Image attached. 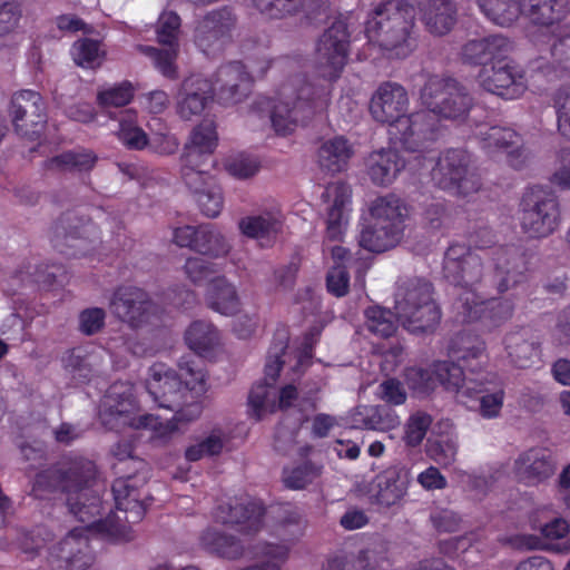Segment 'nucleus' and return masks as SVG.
Listing matches in <instances>:
<instances>
[{"mask_svg":"<svg viewBox=\"0 0 570 570\" xmlns=\"http://www.w3.org/2000/svg\"><path fill=\"white\" fill-rule=\"evenodd\" d=\"M112 464L117 475L111 485L116 509L105 519L92 521L87 527L75 528L59 542L47 548V560L53 570H87L95 561L89 543V533L94 532L110 542H128L134 539L131 524L140 522L153 498L145 485L149 471L144 460L134 455V444L128 440L112 445Z\"/></svg>","mask_w":570,"mask_h":570,"instance_id":"f257e3e1","label":"nucleus"},{"mask_svg":"<svg viewBox=\"0 0 570 570\" xmlns=\"http://www.w3.org/2000/svg\"><path fill=\"white\" fill-rule=\"evenodd\" d=\"M422 105L428 110L407 114L409 95L406 89L393 81L382 82L370 100L373 119L389 125L391 140L406 151L424 158L430 146L439 136V117L463 119L473 107V98L468 89L452 77L430 76L420 91Z\"/></svg>","mask_w":570,"mask_h":570,"instance_id":"f03ea898","label":"nucleus"},{"mask_svg":"<svg viewBox=\"0 0 570 570\" xmlns=\"http://www.w3.org/2000/svg\"><path fill=\"white\" fill-rule=\"evenodd\" d=\"M180 374L161 362L154 363L148 370L146 389L158 407L174 412L170 420L163 422L154 414H142L131 420L134 395L131 387L112 384L106 392L99 417L109 430L130 424L136 429H150L155 438L165 439L179 430V423L191 422L202 414L200 396L205 393V374L191 360L181 358Z\"/></svg>","mask_w":570,"mask_h":570,"instance_id":"7ed1b4c3","label":"nucleus"},{"mask_svg":"<svg viewBox=\"0 0 570 570\" xmlns=\"http://www.w3.org/2000/svg\"><path fill=\"white\" fill-rule=\"evenodd\" d=\"M351 35L344 20L337 19L322 33L316 42L315 69L323 83H311L306 77L296 76L279 89V101L261 97L253 104L257 111H269L276 134L286 136L317 112L331 100L332 85L342 75L347 63Z\"/></svg>","mask_w":570,"mask_h":570,"instance_id":"20e7f679","label":"nucleus"},{"mask_svg":"<svg viewBox=\"0 0 570 570\" xmlns=\"http://www.w3.org/2000/svg\"><path fill=\"white\" fill-rule=\"evenodd\" d=\"M491 271L484 275L483 261L479 254L464 244H451L443 259L444 277L465 292L502 295L518 288L528 281L531 255L520 245L509 244L491 252Z\"/></svg>","mask_w":570,"mask_h":570,"instance_id":"39448f33","label":"nucleus"},{"mask_svg":"<svg viewBox=\"0 0 570 570\" xmlns=\"http://www.w3.org/2000/svg\"><path fill=\"white\" fill-rule=\"evenodd\" d=\"M97 475L94 461L81 455L67 456L46 470L37 473L31 494L36 499H49L51 494H66V503L80 522L100 513L101 499L90 489Z\"/></svg>","mask_w":570,"mask_h":570,"instance_id":"423d86ee","label":"nucleus"},{"mask_svg":"<svg viewBox=\"0 0 570 570\" xmlns=\"http://www.w3.org/2000/svg\"><path fill=\"white\" fill-rule=\"evenodd\" d=\"M414 21L415 9L406 0L383 1L368 14L365 35L381 49L405 58L416 46Z\"/></svg>","mask_w":570,"mask_h":570,"instance_id":"0eeeda50","label":"nucleus"},{"mask_svg":"<svg viewBox=\"0 0 570 570\" xmlns=\"http://www.w3.org/2000/svg\"><path fill=\"white\" fill-rule=\"evenodd\" d=\"M433 285L426 279H410L403 292L396 295V315L413 334L433 333L441 321V308L432 297Z\"/></svg>","mask_w":570,"mask_h":570,"instance_id":"6e6552de","label":"nucleus"},{"mask_svg":"<svg viewBox=\"0 0 570 570\" xmlns=\"http://www.w3.org/2000/svg\"><path fill=\"white\" fill-rule=\"evenodd\" d=\"M561 223L558 197L542 186L527 188L519 203V224L522 233L532 239L552 235Z\"/></svg>","mask_w":570,"mask_h":570,"instance_id":"1a4fd4ad","label":"nucleus"},{"mask_svg":"<svg viewBox=\"0 0 570 570\" xmlns=\"http://www.w3.org/2000/svg\"><path fill=\"white\" fill-rule=\"evenodd\" d=\"M431 178L440 189L468 196L481 188V179L471 169V155L462 148L443 151L431 170Z\"/></svg>","mask_w":570,"mask_h":570,"instance_id":"9d476101","label":"nucleus"},{"mask_svg":"<svg viewBox=\"0 0 570 570\" xmlns=\"http://www.w3.org/2000/svg\"><path fill=\"white\" fill-rule=\"evenodd\" d=\"M52 247L68 258L88 255L100 239L98 226L89 218L67 212L52 226Z\"/></svg>","mask_w":570,"mask_h":570,"instance_id":"9b49d317","label":"nucleus"},{"mask_svg":"<svg viewBox=\"0 0 570 570\" xmlns=\"http://www.w3.org/2000/svg\"><path fill=\"white\" fill-rule=\"evenodd\" d=\"M271 67V60L248 59L244 65L242 61H229L222 65L212 81L213 94L216 92L223 105L240 102L250 91L253 85L252 73L263 77Z\"/></svg>","mask_w":570,"mask_h":570,"instance_id":"f8f14e48","label":"nucleus"},{"mask_svg":"<svg viewBox=\"0 0 570 570\" xmlns=\"http://www.w3.org/2000/svg\"><path fill=\"white\" fill-rule=\"evenodd\" d=\"M490 295L478 292L461 293L456 301V309L462 322L479 323L487 331L507 323L513 316L514 302L511 298L488 297Z\"/></svg>","mask_w":570,"mask_h":570,"instance_id":"ddd939ff","label":"nucleus"},{"mask_svg":"<svg viewBox=\"0 0 570 570\" xmlns=\"http://www.w3.org/2000/svg\"><path fill=\"white\" fill-rule=\"evenodd\" d=\"M237 24L238 18L232 7L213 9L196 21L194 43L206 56L220 52L233 42Z\"/></svg>","mask_w":570,"mask_h":570,"instance_id":"4468645a","label":"nucleus"},{"mask_svg":"<svg viewBox=\"0 0 570 570\" xmlns=\"http://www.w3.org/2000/svg\"><path fill=\"white\" fill-rule=\"evenodd\" d=\"M461 364L450 361H435L429 368L410 366L404 371V382L416 396L430 395L439 385L446 391L459 392L464 384Z\"/></svg>","mask_w":570,"mask_h":570,"instance_id":"2eb2a0df","label":"nucleus"},{"mask_svg":"<svg viewBox=\"0 0 570 570\" xmlns=\"http://www.w3.org/2000/svg\"><path fill=\"white\" fill-rule=\"evenodd\" d=\"M478 81L484 90L507 100L518 99L528 88L525 70L509 56L481 68Z\"/></svg>","mask_w":570,"mask_h":570,"instance_id":"dca6fc26","label":"nucleus"},{"mask_svg":"<svg viewBox=\"0 0 570 570\" xmlns=\"http://www.w3.org/2000/svg\"><path fill=\"white\" fill-rule=\"evenodd\" d=\"M475 139L488 156L505 154L509 166L514 169L523 168L527 163L528 154L522 136L512 127L480 125Z\"/></svg>","mask_w":570,"mask_h":570,"instance_id":"f3484780","label":"nucleus"},{"mask_svg":"<svg viewBox=\"0 0 570 570\" xmlns=\"http://www.w3.org/2000/svg\"><path fill=\"white\" fill-rule=\"evenodd\" d=\"M10 116L17 134L28 140H37L47 124L46 106L42 96L24 89L12 96Z\"/></svg>","mask_w":570,"mask_h":570,"instance_id":"a211bd4d","label":"nucleus"},{"mask_svg":"<svg viewBox=\"0 0 570 570\" xmlns=\"http://www.w3.org/2000/svg\"><path fill=\"white\" fill-rule=\"evenodd\" d=\"M549 58L538 57L528 65L533 82L570 78V32L559 31L549 38Z\"/></svg>","mask_w":570,"mask_h":570,"instance_id":"6ab92c4d","label":"nucleus"},{"mask_svg":"<svg viewBox=\"0 0 570 570\" xmlns=\"http://www.w3.org/2000/svg\"><path fill=\"white\" fill-rule=\"evenodd\" d=\"M109 308L116 318L131 328H139L149 322L154 303L145 289L121 285L114 291Z\"/></svg>","mask_w":570,"mask_h":570,"instance_id":"aec40b11","label":"nucleus"},{"mask_svg":"<svg viewBox=\"0 0 570 570\" xmlns=\"http://www.w3.org/2000/svg\"><path fill=\"white\" fill-rule=\"evenodd\" d=\"M323 198L330 203L326 213L325 239L342 242L352 213V190L342 181L328 185Z\"/></svg>","mask_w":570,"mask_h":570,"instance_id":"412c9836","label":"nucleus"},{"mask_svg":"<svg viewBox=\"0 0 570 570\" xmlns=\"http://www.w3.org/2000/svg\"><path fill=\"white\" fill-rule=\"evenodd\" d=\"M173 240L179 247H187L210 257H222L230 250L225 237L212 225L177 227L174 229Z\"/></svg>","mask_w":570,"mask_h":570,"instance_id":"4be33fe9","label":"nucleus"},{"mask_svg":"<svg viewBox=\"0 0 570 570\" xmlns=\"http://www.w3.org/2000/svg\"><path fill=\"white\" fill-rule=\"evenodd\" d=\"M409 484V470L404 466L391 465L377 473L370 483V501L382 508L396 505L406 495Z\"/></svg>","mask_w":570,"mask_h":570,"instance_id":"5701e85b","label":"nucleus"},{"mask_svg":"<svg viewBox=\"0 0 570 570\" xmlns=\"http://www.w3.org/2000/svg\"><path fill=\"white\" fill-rule=\"evenodd\" d=\"M512 50L513 41L510 38L494 33L469 40L462 47L461 55L465 63L483 68L507 58Z\"/></svg>","mask_w":570,"mask_h":570,"instance_id":"b1692460","label":"nucleus"},{"mask_svg":"<svg viewBox=\"0 0 570 570\" xmlns=\"http://www.w3.org/2000/svg\"><path fill=\"white\" fill-rule=\"evenodd\" d=\"M285 217L281 209L271 208L256 215L243 217L239 230L248 238L256 239L262 247H272L283 234Z\"/></svg>","mask_w":570,"mask_h":570,"instance_id":"393cba45","label":"nucleus"},{"mask_svg":"<svg viewBox=\"0 0 570 570\" xmlns=\"http://www.w3.org/2000/svg\"><path fill=\"white\" fill-rule=\"evenodd\" d=\"M253 7L266 19H285L304 12L308 20L326 17L328 0H252Z\"/></svg>","mask_w":570,"mask_h":570,"instance_id":"a878e982","label":"nucleus"},{"mask_svg":"<svg viewBox=\"0 0 570 570\" xmlns=\"http://www.w3.org/2000/svg\"><path fill=\"white\" fill-rule=\"evenodd\" d=\"M265 508L261 502L220 504L216 518L244 534L257 533L264 524Z\"/></svg>","mask_w":570,"mask_h":570,"instance_id":"bb28decb","label":"nucleus"},{"mask_svg":"<svg viewBox=\"0 0 570 570\" xmlns=\"http://www.w3.org/2000/svg\"><path fill=\"white\" fill-rule=\"evenodd\" d=\"M212 81L200 75L186 78L179 90L177 114L184 120L202 115L208 102L213 100Z\"/></svg>","mask_w":570,"mask_h":570,"instance_id":"cd10ccee","label":"nucleus"},{"mask_svg":"<svg viewBox=\"0 0 570 570\" xmlns=\"http://www.w3.org/2000/svg\"><path fill=\"white\" fill-rule=\"evenodd\" d=\"M556 470L551 453L546 449H530L519 455L514 472L520 482L537 485L553 475Z\"/></svg>","mask_w":570,"mask_h":570,"instance_id":"c85d7f7f","label":"nucleus"},{"mask_svg":"<svg viewBox=\"0 0 570 570\" xmlns=\"http://www.w3.org/2000/svg\"><path fill=\"white\" fill-rule=\"evenodd\" d=\"M419 10L426 30L435 36L446 35L456 22L454 0H420Z\"/></svg>","mask_w":570,"mask_h":570,"instance_id":"c756f323","label":"nucleus"},{"mask_svg":"<svg viewBox=\"0 0 570 570\" xmlns=\"http://www.w3.org/2000/svg\"><path fill=\"white\" fill-rule=\"evenodd\" d=\"M504 348L511 362L520 368L531 367L540 361V343L527 327L509 332L503 340Z\"/></svg>","mask_w":570,"mask_h":570,"instance_id":"7c9ffc66","label":"nucleus"},{"mask_svg":"<svg viewBox=\"0 0 570 570\" xmlns=\"http://www.w3.org/2000/svg\"><path fill=\"white\" fill-rule=\"evenodd\" d=\"M521 14L537 26L561 22L570 12L569 0H521Z\"/></svg>","mask_w":570,"mask_h":570,"instance_id":"2f4dec72","label":"nucleus"},{"mask_svg":"<svg viewBox=\"0 0 570 570\" xmlns=\"http://www.w3.org/2000/svg\"><path fill=\"white\" fill-rule=\"evenodd\" d=\"M368 212L372 220L395 228L397 233L404 235L407 208L395 194L376 197L371 203Z\"/></svg>","mask_w":570,"mask_h":570,"instance_id":"473e14b6","label":"nucleus"},{"mask_svg":"<svg viewBox=\"0 0 570 570\" xmlns=\"http://www.w3.org/2000/svg\"><path fill=\"white\" fill-rule=\"evenodd\" d=\"M206 302L209 308L226 316L236 314L240 307L237 289L225 276H217L209 281Z\"/></svg>","mask_w":570,"mask_h":570,"instance_id":"72a5a7b5","label":"nucleus"},{"mask_svg":"<svg viewBox=\"0 0 570 570\" xmlns=\"http://www.w3.org/2000/svg\"><path fill=\"white\" fill-rule=\"evenodd\" d=\"M217 141L218 136L214 121L204 120L193 129L183 156L189 163L199 159L212 160Z\"/></svg>","mask_w":570,"mask_h":570,"instance_id":"f704fd0d","label":"nucleus"},{"mask_svg":"<svg viewBox=\"0 0 570 570\" xmlns=\"http://www.w3.org/2000/svg\"><path fill=\"white\" fill-rule=\"evenodd\" d=\"M405 167V161L393 149L375 151L370 157L368 176L379 186L390 185Z\"/></svg>","mask_w":570,"mask_h":570,"instance_id":"c9c22d12","label":"nucleus"},{"mask_svg":"<svg viewBox=\"0 0 570 570\" xmlns=\"http://www.w3.org/2000/svg\"><path fill=\"white\" fill-rule=\"evenodd\" d=\"M402 238L403 235L395 228L372 220L361 229L358 245L367 252L380 254L394 248Z\"/></svg>","mask_w":570,"mask_h":570,"instance_id":"e433bc0d","label":"nucleus"},{"mask_svg":"<svg viewBox=\"0 0 570 570\" xmlns=\"http://www.w3.org/2000/svg\"><path fill=\"white\" fill-rule=\"evenodd\" d=\"M353 148L343 136L334 137L320 147L318 163L323 170L334 175L346 169Z\"/></svg>","mask_w":570,"mask_h":570,"instance_id":"4c0bfd02","label":"nucleus"},{"mask_svg":"<svg viewBox=\"0 0 570 570\" xmlns=\"http://www.w3.org/2000/svg\"><path fill=\"white\" fill-rule=\"evenodd\" d=\"M184 340L197 355L206 356L219 345L220 334L212 323L195 321L186 330Z\"/></svg>","mask_w":570,"mask_h":570,"instance_id":"58836bf2","label":"nucleus"},{"mask_svg":"<svg viewBox=\"0 0 570 570\" xmlns=\"http://www.w3.org/2000/svg\"><path fill=\"white\" fill-rule=\"evenodd\" d=\"M98 161L97 154L87 148L67 150L46 160V167L71 173H89Z\"/></svg>","mask_w":570,"mask_h":570,"instance_id":"ea45409f","label":"nucleus"},{"mask_svg":"<svg viewBox=\"0 0 570 570\" xmlns=\"http://www.w3.org/2000/svg\"><path fill=\"white\" fill-rule=\"evenodd\" d=\"M355 426L365 430L390 431L400 425L395 410L387 405L364 406L353 419Z\"/></svg>","mask_w":570,"mask_h":570,"instance_id":"a19ab883","label":"nucleus"},{"mask_svg":"<svg viewBox=\"0 0 570 570\" xmlns=\"http://www.w3.org/2000/svg\"><path fill=\"white\" fill-rule=\"evenodd\" d=\"M202 543L210 553L229 560H236L244 553V547L238 538L215 529H208L203 533Z\"/></svg>","mask_w":570,"mask_h":570,"instance_id":"79ce46f5","label":"nucleus"},{"mask_svg":"<svg viewBox=\"0 0 570 570\" xmlns=\"http://www.w3.org/2000/svg\"><path fill=\"white\" fill-rule=\"evenodd\" d=\"M212 166V160L199 159L189 163L181 156V178L195 196L215 184L214 177L209 174Z\"/></svg>","mask_w":570,"mask_h":570,"instance_id":"37998d69","label":"nucleus"},{"mask_svg":"<svg viewBox=\"0 0 570 570\" xmlns=\"http://www.w3.org/2000/svg\"><path fill=\"white\" fill-rule=\"evenodd\" d=\"M482 13L493 23L508 27L521 16V0H476Z\"/></svg>","mask_w":570,"mask_h":570,"instance_id":"c03bdc74","label":"nucleus"},{"mask_svg":"<svg viewBox=\"0 0 570 570\" xmlns=\"http://www.w3.org/2000/svg\"><path fill=\"white\" fill-rule=\"evenodd\" d=\"M484 351V341L478 335H472L468 332L456 334L449 346L450 356L463 363L469 360L479 358Z\"/></svg>","mask_w":570,"mask_h":570,"instance_id":"a18cd8bd","label":"nucleus"},{"mask_svg":"<svg viewBox=\"0 0 570 570\" xmlns=\"http://www.w3.org/2000/svg\"><path fill=\"white\" fill-rule=\"evenodd\" d=\"M366 328L383 338L391 337L396 331L394 314L380 306H370L365 309Z\"/></svg>","mask_w":570,"mask_h":570,"instance_id":"49530a36","label":"nucleus"},{"mask_svg":"<svg viewBox=\"0 0 570 570\" xmlns=\"http://www.w3.org/2000/svg\"><path fill=\"white\" fill-rule=\"evenodd\" d=\"M320 474V466L315 465L311 461H304L294 468H284L282 479L285 488L291 490H302L313 483Z\"/></svg>","mask_w":570,"mask_h":570,"instance_id":"de8ad7c7","label":"nucleus"},{"mask_svg":"<svg viewBox=\"0 0 570 570\" xmlns=\"http://www.w3.org/2000/svg\"><path fill=\"white\" fill-rule=\"evenodd\" d=\"M288 347V336L286 333H277L268 348L265 363V382L273 385L279 376L284 365L283 356Z\"/></svg>","mask_w":570,"mask_h":570,"instance_id":"09e8293b","label":"nucleus"},{"mask_svg":"<svg viewBox=\"0 0 570 570\" xmlns=\"http://www.w3.org/2000/svg\"><path fill=\"white\" fill-rule=\"evenodd\" d=\"M141 51L148 56L155 68L166 78L175 80L178 78L176 58L178 47H168V49H159L151 46L141 47Z\"/></svg>","mask_w":570,"mask_h":570,"instance_id":"8fccbe9b","label":"nucleus"},{"mask_svg":"<svg viewBox=\"0 0 570 570\" xmlns=\"http://www.w3.org/2000/svg\"><path fill=\"white\" fill-rule=\"evenodd\" d=\"M63 271L62 265H43V264H31L30 262L27 265L18 268L16 271L14 276L20 278L21 281L29 279L37 284H46L51 285L56 278Z\"/></svg>","mask_w":570,"mask_h":570,"instance_id":"3c124183","label":"nucleus"},{"mask_svg":"<svg viewBox=\"0 0 570 570\" xmlns=\"http://www.w3.org/2000/svg\"><path fill=\"white\" fill-rule=\"evenodd\" d=\"M432 422V416L424 411H416L412 413L404 425L403 440L405 444L412 448L420 445Z\"/></svg>","mask_w":570,"mask_h":570,"instance_id":"603ef678","label":"nucleus"},{"mask_svg":"<svg viewBox=\"0 0 570 570\" xmlns=\"http://www.w3.org/2000/svg\"><path fill=\"white\" fill-rule=\"evenodd\" d=\"M552 106L557 115L558 131L570 140V86H560L553 92Z\"/></svg>","mask_w":570,"mask_h":570,"instance_id":"864d4df0","label":"nucleus"},{"mask_svg":"<svg viewBox=\"0 0 570 570\" xmlns=\"http://www.w3.org/2000/svg\"><path fill=\"white\" fill-rule=\"evenodd\" d=\"M180 17L174 11H164L157 22V40L167 47H178V35L180 31Z\"/></svg>","mask_w":570,"mask_h":570,"instance_id":"5fc2aeb1","label":"nucleus"},{"mask_svg":"<svg viewBox=\"0 0 570 570\" xmlns=\"http://www.w3.org/2000/svg\"><path fill=\"white\" fill-rule=\"evenodd\" d=\"M135 89L130 81H122L111 88L101 90L97 95V102L104 108L125 107L134 98Z\"/></svg>","mask_w":570,"mask_h":570,"instance_id":"6e6d98bb","label":"nucleus"},{"mask_svg":"<svg viewBox=\"0 0 570 570\" xmlns=\"http://www.w3.org/2000/svg\"><path fill=\"white\" fill-rule=\"evenodd\" d=\"M325 570H375L370 563V551L361 550L356 557L340 553L327 560Z\"/></svg>","mask_w":570,"mask_h":570,"instance_id":"4d7b16f0","label":"nucleus"},{"mask_svg":"<svg viewBox=\"0 0 570 570\" xmlns=\"http://www.w3.org/2000/svg\"><path fill=\"white\" fill-rule=\"evenodd\" d=\"M65 370L71 375L77 384H87L94 376V370L87 357L71 350L62 358Z\"/></svg>","mask_w":570,"mask_h":570,"instance_id":"13d9d810","label":"nucleus"},{"mask_svg":"<svg viewBox=\"0 0 570 570\" xmlns=\"http://www.w3.org/2000/svg\"><path fill=\"white\" fill-rule=\"evenodd\" d=\"M117 136L122 145L131 150H141L149 145L147 134L130 121H119Z\"/></svg>","mask_w":570,"mask_h":570,"instance_id":"bf43d9fd","label":"nucleus"},{"mask_svg":"<svg viewBox=\"0 0 570 570\" xmlns=\"http://www.w3.org/2000/svg\"><path fill=\"white\" fill-rule=\"evenodd\" d=\"M195 197L200 212L205 216L215 218L220 214L224 198L220 187L216 184L199 193Z\"/></svg>","mask_w":570,"mask_h":570,"instance_id":"052dcab7","label":"nucleus"},{"mask_svg":"<svg viewBox=\"0 0 570 570\" xmlns=\"http://www.w3.org/2000/svg\"><path fill=\"white\" fill-rule=\"evenodd\" d=\"M99 49L97 40L85 38L77 41L72 47L75 62L83 68H94L98 63Z\"/></svg>","mask_w":570,"mask_h":570,"instance_id":"680f3d73","label":"nucleus"},{"mask_svg":"<svg viewBox=\"0 0 570 570\" xmlns=\"http://www.w3.org/2000/svg\"><path fill=\"white\" fill-rule=\"evenodd\" d=\"M223 441L217 435H209L202 442L190 445L185 451V458L189 462H196L204 456L218 455L223 450Z\"/></svg>","mask_w":570,"mask_h":570,"instance_id":"e2e57ef3","label":"nucleus"},{"mask_svg":"<svg viewBox=\"0 0 570 570\" xmlns=\"http://www.w3.org/2000/svg\"><path fill=\"white\" fill-rule=\"evenodd\" d=\"M22 18L21 4L17 1L0 3V37L12 33Z\"/></svg>","mask_w":570,"mask_h":570,"instance_id":"0e129e2a","label":"nucleus"},{"mask_svg":"<svg viewBox=\"0 0 570 570\" xmlns=\"http://www.w3.org/2000/svg\"><path fill=\"white\" fill-rule=\"evenodd\" d=\"M328 293L336 297H343L348 293L350 274L344 265H334L326 275Z\"/></svg>","mask_w":570,"mask_h":570,"instance_id":"69168bd1","label":"nucleus"},{"mask_svg":"<svg viewBox=\"0 0 570 570\" xmlns=\"http://www.w3.org/2000/svg\"><path fill=\"white\" fill-rule=\"evenodd\" d=\"M106 312L100 307H90L79 314V330L85 335H94L105 326Z\"/></svg>","mask_w":570,"mask_h":570,"instance_id":"338daca9","label":"nucleus"},{"mask_svg":"<svg viewBox=\"0 0 570 570\" xmlns=\"http://www.w3.org/2000/svg\"><path fill=\"white\" fill-rule=\"evenodd\" d=\"M215 264L199 257L187 258L184 269L187 277L196 285L202 284L209 278L216 271Z\"/></svg>","mask_w":570,"mask_h":570,"instance_id":"774afa93","label":"nucleus"}]
</instances>
